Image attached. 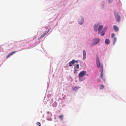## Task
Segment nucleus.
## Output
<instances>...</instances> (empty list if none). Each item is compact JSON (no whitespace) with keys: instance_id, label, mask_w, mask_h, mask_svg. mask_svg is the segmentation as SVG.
Listing matches in <instances>:
<instances>
[{"instance_id":"obj_1","label":"nucleus","mask_w":126,"mask_h":126,"mask_svg":"<svg viewBox=\"0 0 126 126\" xmlns=\"http://www.w3.org/2000/svg\"><path fill=\"white\" fill-rule=\"evenodd\" d=\"M93 27L95 31L96 32L98 30V34L100 33L101 35L102 36V26L100 25L99 23H97L95 24Z\"/></svg>"},{"instance_id":"obj_2","label":"nucleus","mask_w":126,"mask_h":126,"mask_svg":"<svg viewBox=\"0 0 126 126\" xmlns=\"http://www.w3.org/2000/svg\"><path fill=\"white\" fill-rule=\"evenodd\" d=\"M86 72L85 71H83L81 72L79 74V78L80 81H82L83 80L81 79V78L84 76L86 75Z\"/></svg>"},{"instance_id":"obj_3","label":"nucleus","mask_w":126,"mask_h":126,"mask_svg":"<svg viewBox=\"0 0 126 126\" xmlns=\"http://www.w3.org/2000/svg\"><path fill=\"white\" fill-rule=\"evenodd\" d=\"M99 41V39L98 38H95L93 39V46L94 45L97 44H98Z\"/></svg>"},{"instance_id":"obj_4","label":"nucleus","mask_w":126,"mask_h":126,"mask_svg":"<svg viewBox=\"0 0 126 126\" xmlns=\"http://www.w3.org/2000/svg\"><path fill=\"white\" fill-rule=\"evenodd\" d=\"M97 66L98 68H99L100 66V64L98 58H97L96 59Z\"/></svg>"},{"instance_id":"obj_5","label":"nucleus","mask_w":126,"mask_h":126,"mask_svg":"<svg viewBox=\"0 0 126 126\" xmlns=\"http://www.w3.org/2000/svg\"><path fill=\"white\" fill-rule=\"evenodd\" d=\"M79 68V64H77L74 67V69L75 70L74 72V73H76V71H78V69Z\"/></svg>"},{"instance_id":"obj_6","label":"nucleus","mask_w":126,"mask_h":126,"mask_svg":"<svg viewBox=\"0 0 126 126\" xmlns=\"http://www.w3.org/2000/svg\"><path fill=\"white\" fill-rule=\"evenodd\" d=\"M113 29L115 32H117L119 30L118 27L116 25H114L113 27Z\"/></svg>"},{"instance_id":"obj_7","label":"nucleus","mask_w":126,"mask_h":126,"mask_svg":"<svg viewBox=\"0 0 126 126\" xmlns=\"http://www.w3.org/2000/svg\"><path fill=\"white\" fill-rule=\"evenodd\" d=\"M83 19L82 18H81L80 19H79L78 21L79 23L80 24H82L83 23Z\"/></svg>"},{"instance_id":"obj_8","label":"nucleus","mask_w":126,"mask_h":126,"mask_svg":"<svg viewBox=\"0 0 126 126\" xmlns=\"http://www.w3.org/2000/svg\"><path fill=\"white\" fill-rule=\"evenodd\" d=\"M86 52L85 50H84L83 51V58L84 60L86 59Z\"/></svg>"},{"instance_id":"obj_9","label":"nucleus","mask_w":126,"mask_h":126,"mask_svg":"<svg viewBox=\"0 0 126 126\" xmlns=\"http://www.w3.org/2000/svg\"><path fill=\"white\" fill-rule=\"evenodd\" d=\"M75 63L74 60H73L72 61H70L69 63V66H72L73 64Z\"/></svg>"},{"instance_id":"obj_10","label":"nucleus","mask_w":126,"mask_h":126,"mask_svg":"<svg viewBox=\"0 0 126 126\" xmlns=\"http://www.w3.org/2000/svg\"><path fill=\"white\" fill-rule=\"evenodd\" d=\"M110 42V40L108 39H106L105 41V43L107 45L109 44Z\"/></svg>"},{"instance_id":"obj_11","label":"nucleus","mask_w":126,"mask_h":126,"mask_svg":"<svg viewBox=\"0 0 126 126\" xmlns=\"http://www.w3.org/2000/svg\"><path fill=\"white\" fill-rule=\"evenodd\" d=\"M116 18L117 21L120 22V16H116Z\"/></svg>"},{"instance_id":"obj_12","label":"nucleus","mask_w":126,"mask_h":126,"mask_svg":"<svg viewBox=\"0 0 126 126\" xmlns=\"http://www.w3.org/2000/svg\"><path fill=\"white\" fill-rule=\"evenodd\" d=\"M16 52H17L16 51L12 52H11L9 54L10 56H11V55H13V54H14V53H15Z\"/></svg>"},{"instance_id":"obj_13","label":"nucleus","mask_w":126,"mask_h":126,"mask_svg":"<svg viewBox=\"0 0 126 126\" xmlns=\"http://www.w3.org/2000/svg\"><path fill=\"white\" fill-rule=\"evenodd\" d=\"M117 39L116 37H114V38L113 39V45H114L115 43L116 42V41Z\"/></svg>"},{"instance_id":"obj_14","label":"nucleus","mask_w":126,"mask_h":126,"mask_svg":"<svg viewBox=\"0 0 126 126\" xmlns=\"http://www.w3.org/2000/svg\"><path fill=\"white\" fill-rule=\"evenodd\" d=\"M63 114H62L61 115L59 116V117L60 118H61V120L62 121L63 120Z\"/></svg>"},{"instance_id":"obj_15","label":"nucleus","mask_w":126,"mask_h":126,"mask_svg":"<svg viewBox=\"0 0 126 126\" xmlns=\"http://www.w3.org/2000/svg\"><path fill=\"white\" fill-rule=\"evenodd\" d=\"M50 29H49L47 31H46L44 33H43L44 35H45L47 33H48V32H49L50 31Z\"/></svg>"},{"instance_id":"obj_16","label":"nucleus","mask_w":126,"mask_h":126,"mask_svg":"<svg viewBox=\"0 0 126 126\" xmlns=\"http://www.w3.org/2000/svg\"><path fill=\"white\" fill-rule=\"evenodd\" d=\"M45 35H44V34H42L39 37L38 39H39L41 38H42L43 37H44Z\"/></svg>"},{"instance_id":"obj_17","label":"nucleus","mask_w":126,"mask_h":126,"mask_svg":"<svg viewBox=\"0 0 126 126\" xmlns=\"http://www.w3.org/2000/svg\"><path fill=\"white\" fill-rule=\"evenodd\" d=\"M78 89V88L76 87H74L73 88V89L74 91H75L76 90H77Z\"/></svg>"},{"instance_id":"obj_18","label":"nucleus","mask_w":126,"mask_h":126,"mask_svg":"<svg viewBox=\"0 0 126 126\" xmlns=\"http://www.w3.org/2000/svg\"><path fill=\"white\" fill-rule=\"evenodd\" d=\"M102 67L101 66V78L102 77Z\"/></svg>"},{"instance_id":"obj_19","label":"nucleus","mask_w":126,"mask_h":126,"mask_svg":"<svg viewBox=\"0 0 126 126\" xmlns=\"http://www.w3.org/2000/svg\"><path fill=\"white\" fill-rule=\"evenodd\" d=\"M114 14L115 16H118V13L116 11H114Z\"/></svg>"},{"instance_id":"obj_20","label":"nucleus","mask_w":126,"mask_h":126,"mask_svg":"<svg viewBox=\"0 0 126 126\" xmlns=\"http://www.w3.org/2000/svg\"><path fill=\"white\" fill-rule=\"evenodd\" d=\"M107 29V26H106L105 27H104V31H103L105 32L106 31Z\"/></svg>"},{"instance_id":"obj_21","label":"nucleus","mask_w":126,"mask_h":126,"mask_svg":"<svg viewBox=\"0 0 126 126\" xmlns=\"http://www.w3.org/2000/svg\"><path fill=\"white\" fill-rule=\"evenodd\" d=\"M36 124L39 126H40L41 125V124L39 122H37L36 123Z\"/></svg>"},{"instance_id":"obj_22","label":"nucleus","mask_w":126,"mask_h":126,"mask_svg":"<svg viewBox=\"0 0 126 126\" xmlns=\"http://www.w3.org/2000/svg\"><path fill=\"white\" fill-rule=\"evenodd\" d=\"M107 0L108 1L109 3L110 4L112 2L113 0Z\"/></svg>"},{"instance_id":"obj_23","label":"nucleus","mask_w":126,"mask_h":126,"mask_svg":"<svg viewBox=\"0 0 126 126\" xmlns=\"http://www.w3.org/2000/svg\"><path fill=\"white\" fill-rule=\"evenodd\" d=\"M114 35H115V34L114 33H112L111 35L112 37V38L114 36Z\"/></svg>"},{"instance_id":"obj_24","label":"nucleus","mask_w":126,"mask_h":126,"mask_svg":"<svg viewBox=\"0 0 126 126\" xmlns=\"http://www.w3.org/2000/svg\"><path fill=\"white\" fill-rule=\"evenodd\" d=\"M10 56V55H9V54L6 57V58H9Z\"/></svg>"},{"instance_id":"obj_25","label":"nucleus","mask_w":126,"mask_h":126,"mask_svg":"<svg viewBox=\"0 0 126 126\" xmlns=\"http://www.w3.org/2000/svg\"><path fill=\"white\" fill-rule=\"evenodd\" d=\"M74 62L75 63H78V61H77V60H74Z\"/></svg>"},{"instance_id":"obj_26","label":"nucleus","mask_w":126,"mask_h":126,"mask_svg":"<svg viewBox=\"0 0 126 126\" xmlns=\"http://www.w3.org/2000/svg\"><path fill=\"white\" fill-rule=\"evenodd\" d=\"M104 31H103V36L105 34V32H103Z\"/></svg>"},{"instance_id":"obj_27","label":"nucleus","mask_w":126,"mask_h":126,"mask_svg":"<svg viewBox=\"0 0 126 126\" xmlns=\"http://www.w3.org/2000/svg\"><path fill=\"white\" fill-rule=\"evenodd\" d=\"M101 87H100V88L101 89L102 88V85H101Z\"/></svg>"}]
</instances>
